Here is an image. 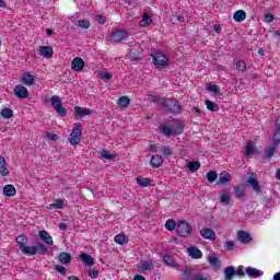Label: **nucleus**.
<instances>
[{"mask_svg": "<svg viewBox=\"0 0 280 280\" xmlns=\"http://www.w3.org/2000/svg\"><path fill=\"white\" fill-rule=\"evenodd\" d=\"M161 106L166 109V112L171 113V115H180L183 113V106L176 100L164 98L161 102Z\"/></svg>", "mask_w": 280, "mask_h": 280, "instance_id": "f257e3e1", "label": "nucleus"}, {"mask_svg": "<svg viewBox=\"0 0 280 280\" xmlns=\"http://www.w3.org/2000/svg\"><path fill=\"white\" fill-rule=\"evenodd\" d=\"M151 58L156 69H165V67H170V58H167V56L161 50H156L151 54Z\"/></svg>", "mask_w": 280, "mask_h": 280, "instance_id": "f03ea898", "label": "nucleus"}, {"mask_svg": "<svg viewBox=\"0 0 280 280\" xmlns=\"http://www.w3.org/2000/svg\"><path fill=\"white\" fill-rule=\"evenodd\" d=\"M175 231L179 237H189L194 232V228H191L189 222L182 220L177 223Z\"/></svg>", "mask_w": 280, "mask_h": 280, "instance_id": "7ed1b4c3", "label": "nucleus"}, {"mask_svg": "<svg viewBox=\"0 0 280 280\" xmlns=\"http://www.w3.org/2000/svg\"><path fill=\"white\" fill-rule=\"evenodd\" d=\"M82 124L75 122L72 132L69 136L70 145H78L82 141Z\"/></svg>", "mask_w": 280, "mask_h": 280, "instance_id": "20e7f679", "label": "nucleus"}, {"mask_svg": "<svg viewBox=\"0 0 280 280\" xmlns=\"http://www.w3.org/2000/svg\"><path fill=\"white\" fill-rule=\"evenodd\" d=\"M50 102H51L52 108H55L59 117H67V108L62 106V100H60V96L58 95L51 96Z\"/></svg>", "mask_w": 280, "mask_h": 280, "instance_id": "39448f33", "label": "nucleus"}, {"mask_svg": "<svg viewBox=\"0 0 280 280\" xmlns=\"http://www.w3.org/2000/svg\"><path fill=\"white\" fill-rule=\"evenodd\" d=\"M184 127L182 124L177 125V129H172L168 126H160V132L164 135V137H172V135H182Z\"/></svg>", "mask_w": 280, "mask_h": 280, "instance_id": "423d86ee", "label": "nucleus"}, {"mask_svg": "<svg viewBox=\"0 0 280 280\" xmlns=\"http://www.w3.org/2000/svg\"><path fill=\"white\" fill-rule=\"evenodd\" d=\"M13 91H14V95H16L19 100H27V97H30V91H27V88H25L22 84L15 85Z\"/></svg>", "mask_w": 280, "mask_h": 280, "instance_id": "0eeeda50", "label": "nucleus"}, {"mask_svg": "<svg viewBox=\"0 0 280 280\" xmlns=\"http://www.w3.org/2000/svg\"><path fill=\"white\" fill-rule=\"evenodd\" d=\"M110 38L114 43H121V40L128 38V33L126 31H115L110 34Z\"/></svg>", "mask_w": 280, "mask_h": 280, "instance_id": "6e6552de", "label": "nucleus"}, {"mask_svg": "<svg viewBox=\"0 0 280 280\" xmlns=\"http://www.w3.org/2000/svg\"><path fill=\"white\" fill-rule=\"evenodd\" d=\"M21 82L22 84H25V86H34V84H36V77L30 72H26L22 75Z\"/></svg>", "mask_w": 280, "mask_h": 280, "instance_id": "1a4fd4ad", "label": "nucleus"}, {"mask_svg": "<svg viewBox=\"0 0 280 280\" xmlns=\"http://www.w3.org/2000/svg\"><path fill=\"white\" fill-rule=\"evenodd\" d=\"M84 67H86V63L83 61L82 58L80 57H75L72 62H71V69L72 71H82V69H84Z\"/></svg>", "mask_w": 280, "mask_h": 280, "instance_id": "9d476101", "label": "nucleus"}, {"mask_svg": "<svg viewBox=\"0 0 280 280\" xmlns=\"http://www.w3.org/2000/svg\"><path fill=\"white\" fill-rule=\"evenodd\" d=\"M237 240L241 244H250V242H253L250 234L244 230L237 232Z\"/></svg>", "mask_w": 280, "mask_h": 280, "instance_id": "9b49d317", "label": "nucleus"}, {"mask_svg": "<svg viewBox=\"0 0 280 280\" xmlns=\"http://www.w3.org/2000/svg\"><path fill=\"white\" fill-rule=\"evenodd\" d=\"M231 180H233V176H231L229 172L222 171L219 180L217 182V185H229Z\"/></svg>", "mask_w": 280, "mask_h": 280, "instance_id": "f8f14e48", "label": "nucleus"}, {"mask_svg": "<svg viewBox=\"0 0 280 280\" xmlns=\"http://www.w3.org/2000/svg\"><path fill=\"white\" fill-rule=\"evenodd\" d=\"M246 185L252 187L254 191H256V194H259V191H261V185L259 184V180H257V178L253 176L248 177V179L246 180Z\"/></svg>", "mask_w": 280, "mask_h": 280, "instance_id": "ddd939ff", "label": "nucleus"}, {"mask_svg": "<svg viewBox=\"0 0 280 280\" xmlns=\"http://www.w3.org/2000/svg\"><path fill=\"white\" fill-rule=\"evenodd\" d=\"M39 240H42V242H45L48 246H54V237H51V235H49V232L45 230L39 231Z\"/></svg>", "mask_w": 280, "mask_h": 280, "instance_id": "4468645a", "label": "nucleus"}, {"mask_svg": "<svg viewBox=\"0 0 280 280\" xmlns=\"http://www.w3.org/2000/svg\"><path fill=\"white\" fill-rule=\"evenodd\" d=\"M234 196L237 200H242L246 196V186L240 185L233 187Z\"/></svg>", "mask_w": 280, "mask_h": 280, "instance_id": "2eb2a0df", "label": "nucleus"}, {"mask_svg": "<svg viewBox=\"0 0 280 280\" xmlns=\"http://www.w3.org/2000/svg\"><path fill=\"white\" fill-rule=\"evenodd\" d=\"M188 255L189 257H191L192 259H202V252L196 247V246H190L188 247Z\"/></svg>", "mask_w": 280, "mask_h": 280, "instance_id": "dca6fc26", "label": "nucleus"}, {"mask_svg": "<svg viewBox=\"0 0 280 280\" xmlns=\"http://www.w3.org/2000/svg\"><path fill=\"white\" fill-rule=\"evenodd\" d=\"M200 235L203 237V240H215V232L209 228L200 230Z\"/></svg>", "mask_w": 280, "mask_h": 280, "instance_id": "f3484780", "label": "nucleus"}, {"mask_svg": "<svg viewBox=\"0 0 280 280\" xmlns=\"http://www.w3.org/2000/svg\"><path fill=\"white\" fill-rule=\"evenodd\" d=\"M80 259L82 261V264H84L85 266H95V258L91 257V255L83 253L80 255Z\"/></svg>", "mask_w": 280, "mask_h": 280, "instance_id": "a211bd4d", "label": "nucleus"}, {"mask_svg": "<svg viewBox=\"0 0 280 280\" xmlns=\"http://www.w3.org/2000/svg\"><path fill=\"white\" fill-rule=\"evenodd\" d=\"M39 56H43V58H51V56H54V48L50 46L39 47Z\"/></svg>", "mask_w": 280, "mask_h": 280, "instance_id": "6ab92c4d", "label": "nucleus"}, {"mask_svg": "<svg viewBox=\"0 0 280 280\" xmlns=\"http://www.w3.org/2000/svg\"><path fill=\"white\" fill-rule=\"evenodd\" d=\"M180 280H196V273H194V269L186 267L183 271Z\"/></svg>", "mask_w": 280, "mask_h": 280, "instance_id": "aec40b11", "label": "nucleus"}, {"mask_svg": "<svg viewBox=\"0 0 280 280\" xmlns=\"http://www.w3.org/2000/svg\"><path fill=\"white\" fill-rule=\"evenodd\" d=\"M150 165L153 168H159L163 165V158L159 154L152 155Z\"/></svg>", "mask_w": 280, "mask_h": 280, "instance_id": "412c9836", "label": "nucleus"}, {"mask_svg": "<svg viewBox=\"0 0 280 280\" xmlns=\"http://www.w3.org/2000/svg\"><path fill=\"white\" fill-rule=\"evenodd\" d=\"M74 113L79 117H86V115H93V110L92 109L85 108V107H80V106H75L74 107Z\"/></svg>", "mask_w": 280, "mask_h": 280, "instance_id": "4be33fe9", "label": "nucleus"}, {"mask_svg": "<svg viewBox=\"0 0 280 280\" xmlns=\"http://www.w3.org/2000/svg\"><path fill=\"white\" fill-rule=\"evenodd\" d=\"M246 275H248L252 279H259L261 277V270L254 268V267H247L245 270Z\"/></svg>", "mask_w": 280, "mask_h": 280, "instance_id": "5701e85b", "label": "nucleus"}, {"mask_svg": "<svg viewBox=\"0 0 280 280\" xmlns=\"http://www.w3.org/2000/svg\"><path fill=\"white\" fill-rule=\"evenodd\" d=\"M15 241L20 250H22V248H25V246L30 244V240L27 238V236H25V234L19 235Z\"/></svg>", "mask_w": 280, "mask_h": 280, "instance_id": "b1692460", "label": "nucleus"}, {"mask_svg": "<svg viewBox=\"0 0 280 280\" xmlns=\"http://www.w3.org/2000/svg\"><path fill=\"white\" fill-rule=\"evenodd\" d=\"M58 259L60 264H63L65 266H68V264H71V254L67 252H62L58 255Z\"/></svg>", "mask_w": 280, "mask_h": 280, "instance_id": "393cba45", "label": "nucleus"}, {"mask_svg": "<svg viewBox=\"0 0 280 280\" xmlns=\"http://www.w3.org/2000/svg\"><path fill=\"white\" fill-rule=\"evenodd\" d=\"M21 250L23 255H27V257H33V255H36V253H38V248H36V246L25 245Z\"/></svg>", "mask_w": 280, "mask_h": 280, "instance_id": "a878e982", "label": "nucleus"}, {"mask_svg": "<svg viewBox=\"0 0 280 280\" xmlns=\"http://www.w3.org/2000/svg\"><path fill=\"white\" fill-rule=\"evenodd\" d=\"M3 194L8 198H12V196H16V188L14 185H7L3 187Z\"/></svg>", "mask_w": 280, "mask_h": 280, "instance_id": "bb28decb", "label": "nucleus"}, {"mask_svg": "<svg viewBox=\"0 0 280 280\" xmlns=\"http://www.w3.org/2000/svg\"><path fill=\"white\" fill-rule=\"evenodd\" d=\"M163 259L166 266H171V268H178V262H176V259L174 258V256L165 255Z\"/></svg>", "mask_w": 280, "mask_h": 280, "instance_id": "cd10ccee", "label": "nucleus"}, {"mask_svg": "<svg viewBox=\"0 0 280 280\" xmlns=\"http://www.w3.org/2000/svg\"><path fill=\"white\" fill-rule=\"evenodd\" d=\"M224 280H233L235 277V267L229 266L224 269Z\"/></svg>", "mask_w": 280, "mask_h": 280, "instance_id": "c85d7f7f", "label": "nucleus"}, {"mask_svg": "<svg viewBox=\"0 0 280 280\" xmlns=\"http://www.w3.org/2000/svg\"><path fill=\"white\" fill-rule=\"evenodd\" d=\"M8 163L5 162V158L0 155V174L1 176H8L10 174V171L8 167H5Z\"/></svg>", "mask_w": 280, "mask_h": 280, "instance_id": "c756f323", "label": "nucleus"}, {"mask_svg": "<svg viewBox=\"0 0 280 280\" xmlns=\"http://www.w3.org/2000/svg\"><path fill=\"white\" fill-rule=\"evenodd\" d=\"M136 180L140 187H150L152 185V179L143 176L137 177Z\"/></svg>", "mask_w": 280, "mask_h": 280, "instance_id": "7c9ffc66", "label": "nucleus"}, {"mask_svg": "<svg viewBox=\"0 0 280 280\" xmlns=\"http://www.w3.org/2000/svg\"><path fill=\"white\" fill-rule=\"evenodd\" d=\"M234 21L236 23H242V21H246V11L244 10H238L234 13L233 15Z\"/></svg>", "mask_w": 280, "mask_h": 280, "instance_id": "2f4dec72", "label": "nucleus"}, {"mask_svg": "<svg viewBox=\"0 0 280 280\" xmlns=\"http://www.w3.org/2000/svg\"><path fill=\"white\" fill-rule=\"evenodd\" d=\"M278 147L279 144H275L272 142L268 150L265 151V159H272V156H275V152H277Z\"/></svg>", "mask_w": 280, "mask_h": 280, "instance_id": "473e14b6", "label": "nucleus"}, {"mask_svg": "<svg viewBox=\"0 0 280 280\" xmlns=\"http://www.w3.org/2000/svg\"><path fill=\"white\" fill-rule=\"evenodd\" d=\"M154 268V262L152 260H143L140 267L141 272L152 270Z\"/></svg>", "mask_w": 280, "mask_h": 280, "instance_id": "72a5a7b5", "label": "nucleus"}, {"mask_svg": "<svg viewBox=\"0 0 280 280\" xmlns=\"http://www.w3.org/2000/svg\"><path fill=\"white\" fill-rule=\"evenodd\" d=\"M117 104L119 108H128L130 106V98L128 96H121L118 101Z\"/></svg>", "mask_w": 280, "mask_h": 280, "instance_id": "f704fd0d", "label": "nucleus"}, {"mask_svg": "<svg viewBox=\"0 0 280 280\" xmlns=\"http://www.w3.org/2000/svg\"><path fill=\"white\" fill-rule=\"evenodd\" d=\"M206 106L208 108V110H211L212 113H218V110H220V105H218L217 103L207 100L206 101Z\"/></svg>", "mask_w": 280, "mask_h": 280, "instance_id": "c9c22d12", "label": "nucleus"}, {"mask_svg": "<svg viewBox=\"0 0 280 280\" xmlns=\"http://www.w3.org/2000/svg\"><path fill=\"white\" fill-rule=\"evenodd\" d=\"M0 115L4 119H12V117H14V110H12V109H10L8 107H4V108H2Z\"/></svg>", "mask_w": 280, "mask_h": 280, "instance_id": "e433bc0d", "label": "nucleus"}, {"mask_svg": "<svg viewBox=\"0 0 280 280\" xmlns=\"http://www.w3.org/2000/svg\"><path fill=\"white\" fill-rule=\"evenodd\" d=\"M208 261L210 266H213V268H220V266H222V261H220V258L215 256H209Z\"/></svg>", "mask_w": 280, "mask_h": 280, "instance_id": "4c0bfd02", "label": "nucleus"}, {"mask_svg": "<svg viewBox=\"0 0 280 280\" xmlns=\"http://www.w3.org/2000/svg\"><path fill=\"white\" fill-rule=\"evenodd\" d=\"M114 242L120 246H124V244H128V238H126L125 234H118L114 237Z\"/></svg>", "mask_w": 280, "mask_h": 280, "instance_id": "58836bf2", "label": "nucleus"}, {"mask_svg": "<svg viewBox=\"0 0 280 280\" xmlns=\"http://www.w3.org/2000/svg\"><path fill=\"white\" fill-rule=\"evenodd\" d=\"M101 156H103V159H106L107 161H113V159H116L117 155L110 153V151L108 150H101L100 151Z\"/></svg>", "mask_w": 280, "mask_h": 280, "instance_id": "ea45409f", "label": "nucleus"}, {"mask_svg": "<svg viewBox=\"0 0 280 280\" xmlns=\"http://www.w3.org/2000/svg\"><path fill=\"white\" fill-rule=\"evenodd\" d=\"M187 167L191 172H198L200 170V162L198 161L188 162Z\"/></svg>", "mask_w": 280, "mask_h": 280, "instance_id": "a19ab883", "label": "nucleus"}, {"mask_svg": "<svg viewBox=\"0 0 280 280\" xmlns=\"http://www.w3.org/2000/svg\"><path fill=\"white\" fill-rule=\"evenodd\" d=\"M152 23V18L148 14H144L142 20L140 21L141 27H148Z\"/></svg>", "mask_w": 280, "mask_h": 280, "instance_id": "79ce46f5", "label": "nucleus"}, {"mask_svg": "<svg viewBox=\"0 0 280 280\" xmlns=\"http://www.w3.org/2000/svg\"><path fill=\"white\" fill-rule=\"evenodd\" d=\"M206 178H208V182L210 183H215L218 180V172L215 171H210L207 173Z\"/></svg>", "mask_w": 280, "mask_h": 280, "instance_id": "37998d69", "label": "nucleus"}, {"mask_svg": "<svg viewBox=\"0 0 280 280\" xmlns=\"http://www.w3.org/2000/svg\"><path fill=\"white\" fill-rule=\"evenodd\" d=\"M35 247L37 248L38 255H47L48 248L46 247L45 244H43V243H37V245H35Z\"/></svg>", "mask_w": 280, "mask_h": 280, "instance_id": "c03bdc74", "label": "nucleus"}, {"mask_svg": "<svg viewBox=\"0 0 280 280\" xmlns=\"http://www.w3.org/2000/svg\"><path fill=\"white\" fill-rule=\"evenodd\" d=\"M176 226V221H174V219H170L165 223V229H167V231H175Z\"/></svg>", "mask_w": 280, "mask_h": 280, "instance_id": "a18cd8bd", "label": "nucleus"}, {"mask_svg": "<svg viewBox=\"0 0 280 280\" xmlns=\"http://www.w3.org/2000/svg\"><path fill=\"white\" fill-rule=\"evenodd\" d=\"M255 145H253V142H248L247 145L245 147V154L247 156H250V154H255Z\"/></svg>", "mask_w": 280, "mask_h": 280, "instance_id": "49530a36", "label": "nucleus"}, {"mask_svg": "<svg viewBox=\"0 0 280 280\" xmlns=\"http://www.w3.org/2000/svg\"><path fill=\"white\" fill-rule=\"evenodd\" d=\"M220 202H221V205H231V195H229V194L221 195Z\"/></svg>", "mask_w": 280, "mask_h": 280, "instance_id": "de8ad7c7", "label": "nucleus"}, {"mask_svg": "<svg viewBox=\"0 0 280 280\" xmlns=\"http://www.w3.org/2000/svg\"><path fill=\"white\" fill-rule=\"evenodd\" d=\"M78 27H82V30H89L91 27V23L89 20H79Z\"/></svg>", "mask_w": 280, "mask_h": 280, "instance_id": "09e8293b", "label": "nucleus"}, {"mask_svg": "<svg viewBox=\"0 0 280 280\" xmlns=\"http://www.w3.org/2000/svg\"><path fill=\"white\" fill-rule=\"evenodd\" d=\"M272 143L275 145H279L280 143V128H276V131L273 133Z\"/></svg>", "mask_w": 280, "mask_h": 280, "instance_id": "8fccbe9b", "label": "nucleus"}, {"mask_svg": "<svg viewBox=\"0 0 280 280\" xmlns=\"http://www.w3.org/2000/svg\"><path fill=\"white\" fill-rule=\"evenodd\" d=\"M65 207V201L62 199H57L55 203L50 205V209H62Z\"/></svg>", "mask_w": 280, "mask_h": 280, "instance_id": "3c124183", "label": "nucleus"}, {"mask_svg": "<svg viewBox=\"0 0 280 280\" xmlns=\"http://www.w3.org/2000/svg\"><path fill=\"white\" fill-rule=\"evenodd\" d=\"M88 277H90V279H97L100 277V270L98 269H89Z\"/></svg>", "mask_w": 280, "mask_h": 280, "instance_id": "603ef678", "label": "nucleus"}, {"mask_svg": "<svg viewBox=\"0 0 280 280\" xmlns=\"http://www.w3.org/2000/svg\"><path fill=\"white\" fill-rule=\"evenodd\" d=\"M44 136L46 137V139H48V141H58L59 137L56 133H51L49 131H45Z\"/></svg>", "mask_w": 280, "mask_h": 280, "instance_id": "864d4df0", "label": "nucleus"}, {"mask_svg": "<svg viewBox=\"0 0 280 280\" xmlns=\"http://www.w3.org/2000/svg\"><path fill=\"white\" fill-rule=\"evenodd\" d=\"M54 270H56L57 272H59V275H62L63 277L67 275V268H65V266L62 265H55Z\"/></svg>", "mask_w": 280, "mask_h": 280, "instance_id": "5fc2aeb1", "label": "nucleus"}, {"mask_svg": "<svg viewBox=\"0 0 280 280\" xmlns=\"http://www.w3.org/2000/svg\"><path fill=\"white\" fill-rule=\"evenodd\" d=\"M160 152L162 154H164V156L168 158V156H172V149H170V147L167 145H163L161 149H160Z\"/></svg>", "mask_w": 280, "mask_h": 280, "instance_id": "6e6d98bb", "label": "nucleus"}, {"mask_svg": "<svg viewBox=\"0 0 280 280\" xmlns=\"http://www.w3.org/2000/svg\"><path fill=\"white\" fill-rule=\"evenodd\" d=\"M207 91H210L214 95H220V88H218V85H215V84L208 85Z\"/></svg>", "mask_w": 280, "mask_h": 280, "instance_id": "4d7b16f0", "label": "nucleus"}, {"mask_svg": "<svg viewBox=\"0 0 280 280\" xmlns=\"http://www.w3.org/2000/svg\"><path fill=\"white\" fill-rule=\"evenodd\" d=\"M225 250L232 252L235 250V242L234 241H226L224 245Z\"/></svg>", "mask_w": 280, "mask_h": 280, "instance_id": "13d9d810", "label": "nucleus"}, {"mask_svg": "<svg viewBox=\"0 0 280 280\" xmlns=\"http://www.w3.org/2000/svg\"><path fill=\"white\" fill-rule=\"evenodd\" d=\"M236 69L237 71H246V62H244V60H238L236 62Z\"/></svg>", "mask_w": 280, "mask_h": 280, "instance_id": "bf43d9fd", "label": "nucleus"}, {"mask_svg": "<svg viewBox=\"0 0 280 280\" xmlns=\"http://www.w3.org/2000/svg\"><path fill=\"white\" fill-rule=\"evenodd\" d=\"M172 21H173V23H185V16H183V15H173Z\"/></svg>", "mask_w": 280, "mask_h": 280, "instance_id": "052dcab7", "label": "nucleus"}, {"mask_svg": "<svg viewBox=\"0 0 280 280\" xmlns=\"http://www.w3.org/2000/svg\"><path fill=\"white\" fill-rule=\"evenodd\" d=\"M100 78L102 80H112L113 79V74L109 72H100Z\"/></svg>", "mask_w": 280, "mask_h": 280, "instance_id": "680f3d73", "label": "nucleus"}, {"mask_svg": "<svg viewBox=\"0 0 280 280\" xmlns=\"http://www.w3.org/2000/svg\"><path fill=\"white\" fill-rule=\"evenodd\" d=\"M235 275H237L238 277H246V273L244 272V266H240V267L235 270Z\"/></svg>", "mask_w": 280, "mask_h": 280, "instance_id": "e2e57ef3", "label": "nucleus"}, {"mask_svg": "<svg viewBox=\"0 0 280 280\" xmlns=\"http://www.w3.org/2000/svg\"><path fill=\"white\" fill-rule=\"evenodd\" d=\"M96 21L97 23H100V25L106 24V18H104L103 15H96Z\"/></svg>", "mask_w": 280, "mask_h": 280, "instance_id": "0e129e2a", "label": "nucleus"}, {"mask_svg": "<svg viewBox=\"0 0 280 280\" xmlns=\"http://www.w3.org/2000/svg\"><path fill=\"white\" fill-rule=\"evenodd\" d=\"M272 21H275V15L270 13L265 15V23H272Z\"/></svg>", "mask_w": 280, "mask_h": 280, "instance_id": "69168bd1", "label": "nucleus"}, {"mask_svg": "<svg viewBox=\"0 0 280 280\" xmlns=\"http://www.w3.org/2000/svg\"><path fill=\"white\" fill-rule=\"evenodd\" d=\"M192 113L194 115H196L197 117H200V115H202V109L198 108V107H192Z\"/></svg>", "mask_w": 280, "mask_h": 280, "instance_id": "338daca9", "label": "nucleus"}, {"mask_svg": "<svg viewBox=\"0 0 280 280\" xmlns=\"http://www.w3.org/2000/svg\"><path fill=\"white\" fill-rule=\"evenodd\" d=\"M195 280H210L209 278H207V277H205V275L203 273H197L196 276H195Z\"/></svg>", "mask_w": 280, "mask_h": 280, "instance_id": "774afa93", "label": "nucleus"}]
</instances>
